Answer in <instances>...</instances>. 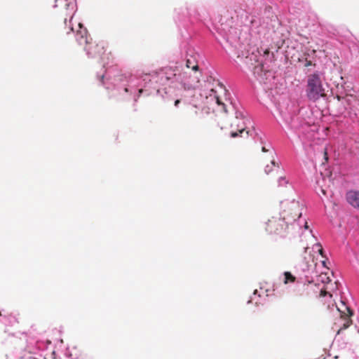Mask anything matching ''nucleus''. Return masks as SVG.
Returning a JSON list of instances; mask_svg holds the SVG:
<instances>
[{"label":"nucleus","instance_id":"16","mask_svg":"<svg viewBox=\"0 0 359 359\" xmlns=\"http://www.w3.org/2000/svg\"><path fill=\"white\" fill-rule=\"evenodd\" d=\"M314 248H316L318 250V251L319 254H320L322 257H324V255H323V253H324V250H323V247H322V245H321V244H320V243H317L316 244H315Z\"/></svg>","mask_w":359,"mask_h":359},{"label":"nucleus","instance_id":"30","mask_svg":"<svg viewBox=\"0 0 359 359\" xmlns=\"http://www.w3.org/2000/svg\"><path fill=\"white\" fill-rule=\"evenodd\" d=\"M142 91H143V90H142V89H140V90H139V93H142Z\"/></svg>","mask_w":359,"mask_h":359},{"label":"nucleus","instance_id":"1","mask_svg":"<svg viewBox=\"0 0 359 359\" xmlns=\"http://www.w3.org/2000/svg\"><path fill=\"white\" fill-rule=\"evenodd\" d=\"M306 95L309 100L313 101L325 96V89L318 73H313L308 76Z\"/></svg>","mask_w":359,"mask_h":359},{"label":"nucleus","instance_id":"20","mask_svg":"<svg viewBox=\"0 0 359 359\" xmlns=\"http://www.w3.org/2000/svg\"><path fill=\"white\" fill-rule=\"evenodd\" d=\"M324 157H325V159L326 161H328V156H327V149H325L324 150Z\"/></svg>","mask_w":359,"mask_h":359},{"label":"nucleus","instance_id":"15","mask_svg":"<svg viewBox=\"0 0 359 359\" xmlns=\"http://www.w3.org/2000/svg\"><path fill=\"white\" fill-rule=\"evenodd\" d=\"M198 114V107L196 104H193L190 107L189 115L191 117Z\"/></svg>","mask_w":359,"mask_h":359},{"label":"nucleus","instance_id":"6","mask_svg":"<svg viewBox=\"0 0 359 359\" xmlns=\"http://www.w3.org/2000/svg\"><path fill=\"white\" fill-rule=\"evenodd\" d=\"M84 50L91 57H100L104 53V46L102 44L95 43L90 41L88 46H84Z\"/></svg>","mask_w":359,"mask_h":359},{"label":"nucleus","instance_id":"21","mask_svg":"<svg viewBox=\"0 0 359 359\" xmlns=\"http://www.w3.org/2000/svg\"><path fill=\"white\" fill-rule=\"evenodd\" d=\"M181 102V100L180 99H177L175 101V107H178L179 104Z\"/></svg>","mask_w":359,"mask_h":359},{"label":"nucleus","instance_id":"12","mask_svg":"<svg viewBox=\"0 0 359 359\" xmlns=\"http://www.w3.org/2000/svg\"><path fill=\"white\" fill-rule=\"evenodd\" d=\"M210 97L211 99L212 98L214 99L218 105H222L223 107L224 111H226V110L225 109V104L222 101L220 97L217 95V92L216 90H215L214 89H211V93L210 94Z\"/></svg>","mask_w":359,"mask_h":359},{"label":"nucleus","instance_id":"4","mask_svg":"<svg viewBox=\"0 0 359 359\" xmlns=\"http://www.w3.org/2000/svg\"><path fill=\"white\" fill-rule=\"evenodd\" d=\"M177 79L185 90H194L200 81L198 76L188 75L186 72L179 74Z\"/></svg>","mask_w":359,"mask_h":359},{"label":"nucleus","instance_id":"27","mask_svg":"<svg viewBox=\"0 0 359 359\" xmlns=\"http://www.w3.org/2000/svg\"><path fill=\"white\" fill-rule=\"evenodd\" d=\"M219 88H220V89H221L222 90L225 91V89H224V88L223 87V86H222V85H221V86H219Z\"/></svg>","mask_w":359,"mask_h":359},{"label":"nucleus","instance_id":"31","mask_svg":"<svg viewBox=\"0 0 359 359\" xmlns=\"http://www.w3.org/2000/svg\"><path fill=\"white\" fill-rule=\"evenodd\" d=\"M103 79H104V76H101V81H102V80H103Z\"/></svg>","mask_w":359,"mask_h":359},{"label":"nucleus","instance_id":"5","mask_svg":"<svg viewBox=\"0 0 359 359\" xmlns=\"http://www.w3.org/2000/svg\"><path fill=\"white\" fill-rule=\"evenodd\" d=\"M249 132L245 129L243 120L236 118L231 124L230 136L232 138L238 137H246Z\"/></svg>","mask_w":359,"mask_h":359},{"label":"nucleus","instance_id":"29","mask_svg":"<svg viewBox=\"0 0 359 359\" xmlns=\"http://www.w3.org/2000/svg\"><path fill=\"white\" fill-rule=\"evenodd\" d=\"M269 53V50H266L264 52V53H265V54H268Z\"/></svg>","mask_w":359,"mask_h":359},{"label":"nucleus","instance_id":"18","mask_svg":"<svg viewBox=\"0 0 359 359\" xmlns=\"http://www.w3.org/2000/svg\"><path fill=\"white\" fill-rule=\"evenodd\" d=\"M311 65L315 66L316 64H313L311 60H308L306 59L305 61L304 67H309V66H311Z\"/></svg>","mask_w":359,"mask_h":359},{"label":"nucleus","instance_id":"26","mask_svg":"<svg viewBox=\"0 0 359 359\" xmlns=\"http://www.w3.org/2000/svg\"><path fill=\"white\" fill-rule=\"evenodd\" d=\"M304 228L305 229H308L309 228L308 223L306 222H305Z\"/></svg>","mask_w":359,"mask_h":359},{"label":"nucleus","instance_id":"10","mask_svg":"<svg viewBox=\"0 0 359 359\" xmlns=\"http://www.w3.org/2000/svg\"><path fill=\"white\" fill-rule=\"evenodd\" d=\"M338 310H339V311L341 312V317L344 318V319H345V323L344 324V328L346 329V328L348 327L352 323L351 320L349 318L353 315V312L348 307H346V313L345 311H341L339 309H338Z\"/></svg>","mask_w":359,"mask_h":359},{"label":"nucleus","instance_id":"11","mask_svg":"<svg viewBox=\"0 0 359 359\" xmlns=\"http://www.w3.org/2000/svg\"><path fill=\"white\" fill-rule=\"evenodd\" d=\"M264 65L262 63H258L257 65L254 67V74L257 76L260 79H264V76L266 74L265 72H264Z\"/></svg>","mask_w":359,"mask_h":359},{"label":"nucleus","instance_id":"8","mask_svg":"<svg viewBox=\"0 0 359 359\" xmlns=\"http://www.w3.org/2000/svg\"><path fill=\"white\" fill-rule=\"evenodd\" d=\"M346 200L352 206L359 209V191H348L346 193Z\"/></svg>","mask_w":359,"mask_h":359},{"label":"nucleus","instance_id":"9","mask_svg":"<svg viewBox=\"0 0 359 359\" xmlns=\"http://www.w3.org/2000/svg\"><path fill=\"white\" fill-rule=\"evenodd\" d=\"M186 67L189 69H191L194 71L198 70V60L196 55H189L187 56Z\"/></svg>","mask_w":359,"mask_h":359},{"label":"nucleus","instance_id":"19","mask_svg":"<svg viewBox=\"0 0 359 359\" xmlns=\"http://www.w3.org/2000/svg\"><path fill=\"white\" fill-rule=\"evenodd\" d=\"M328 292L325 290H321L320 291V297H325L326 294H327Z\"/></svg>","mask_w":359,"mask_h":359},{"label":"nucleus","instance_id":"2","mask_svg":"<svg viewBox=\"0 0 359 359\" xmlns=\"http://www.w3.org/2000/svg\"><path fill=\"white\" fill-rule=\"evenodd\" d=\"M281 208L280 217L287 226L296 221L302 215L299 205L294 201L282 202Z\"/></svg>","mask_w":359,"mask_h":359},{"label":"nucleus","instance_id":"17","mask_svg":"<svg viewBox=\"0 0 359 359\" xmlns=\"http://www.w3.org/2000/svg\"><path fill=\"white\" fill-rule=\"evenodd\" d=\"M287 182L285 180L284 177H280L279 179V186H283L284 184H286Z\"/></svg>","mask_w":359,"mask_h":359},{"label":"nucleus","instance_id":"22","mask_svg":"<svg viewBox=\"0 0 359 359\" xmlns=\"http://www.w3.org/2000/svg\"><path fill=\"white\" fill-rule=\"evenodd\" d=\"M269 167H270V166H269V165H267L266 166V168H265V172H266V174H269V173L270 172V171H271V170H268V168H269Z\"/></svg>","mask_w":359,"mask_h":359},{"label":"nucleus","instance_id":"14","mask_svg":"<svg viewBox=\"0 0 359 359\" xmlns=\"http://www.w3.org/2000/svg\"><path fill=\"white\" fill-rule=\"evenodd\" d=\"M311 290L312 286L311 285V284L304 285L302 287V293H301V295L309 296Z\"/></svg>","mask_w":359,"mask_h":359},{"label":"nucleus","instance_id":"25","mask_svg":"<svg viewBox=\"0 0 359 359\" xmlns=\"http://www.w3.org/2000/svg\"><path fill=\"white\" fill-rule=\"evenodd\" d=\"M321 192L323 193V195H326V191L325 189H321Z\"/></svg>","mask_w":359,"mask_h":359},{"label":"nucleus","instance_id":"23","mask_svg":"<svg viewBox=\"0 0 359 359\" xmlns=\"http://www.w3.org/2000/svg\"><path fill=\"white\" fill-rule=\"evenodd\" d=\"M257 57L256 55H255L254 54H252L250 56V60H252V59L255 60Z\"/></svg>","mask_w":359,"mask_h":359},{"label":"nucleus","instance_id":"7","mask_svg":"<svg viewBox=\"0 0 359 359\" xmlns=\"http://www.w3.org/2000/svg\"><path fill=\"white\" fill-rule=\"evenodd\" d=\"M79 25L81 29L76 34V41L79 46L84 47L92 41V38L88 35L87 29Z\"/></svg>","mask_w":359,"mask_h":359},{"label":"nucleus","instance_id":"28","mask_svg":"<svg viewBox=\"0 0 359 359\" xmlns=\"http://www.w3.org/2000/svg\"><path fill=\"white\" fill-rule=\"evenodd\" d=\"M262 151L266 152L267 150L265 147H262Z\"/></svg>","mask_w":359,"mask_h":359},{"label":"nucleus","instance_id":"13","mask_svg":"<svg viewBox=\"0 0 359 359\" xmlns=\"http://www.w3.org/2000/svg\"><path fill=\"white\" fill-rule=\"evenodd\" d=\"M284 280L283 283L285 284L294 283L296 280L295 276H294L290 272L285 271L284 273Z\"/></svg>","mask_w":359,"mask_h":359},{"label":"nucleus","instance_id":"24","mask_svg":"<svg viewBox=\"0 0 359 359\" xmlns=\"http://www.w3.org/2000/svg\"><path fill=\"white\" fill-rule=\"evenodd\" d=\"M271 166H273V167H275V166H276V163H275L274 160H272V161H271Z\"/></svg>","mask_w":359,"mask_h":359},{"label":"nucleus","instance_id":"3","mask_svg":"<svg viewBox=\"0 0 359 359\" xmlns=\"http://www.w3.org/2000/svg\"><path fill=\"white\" fill-rule=\"evenodd\" d=\"M287 227L282 217H272L266 222V230L270 234L280 235L284 233Z\"/></svg>","mask_w":359,"mask_h":359}]
</instances>
